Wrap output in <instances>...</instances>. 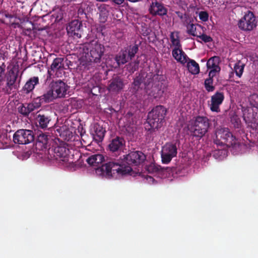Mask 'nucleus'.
<instances>
[{"mask_svg":"<svg viewBox=\"0 0 258 258\" xmlns=\"http://www.w3.org/2000/svg\"><path fill=\"white\" fill-rule=\"evenodd\" d=\"M104 51V45L97 41H92L85 44L82 46L83 57L85 60L83 66L90 69L95 63H100Z\"/></svg>","mask_w":258,"mask_h":258,"instance_id":"1","label":"nucleus"},{"mask_svg":"<svg viewBox=\"0 0 258 258\" xmlns=\"http://www.w3.org/2000/svg\"><path fill=\"white\" fill-rule=\"evenodd\" d=\"M95 172L99 176L110 179L115 174L120 176L132 175L133 169L130 166L121 164L120 161L114 160L97 167L95 168Z\"/></svg>","mask_w":258,"mask_h":258,"instance_id":"2","label":"nucleus"},{"mask_svg":"<svg viewBox=\"0 0 258 258\" xmlns=\"http://www.w3.org/2000/svg\"><path fill=\"white\" fill-rule=\"evenodd\" d=\"M166 112V108L162 105L154 107L148 114L147 122L145 124V130L152 133L162 126Z\"/></svg>","mask_w":258,"mask_h":258,"instance_id":"3","label":"nucleus"},{"mask_svg":"<svg viewBox=\"0 0 258 258\" xmlns=\"http://www.w3.org/2000/svg\"><path fill=\"white\" fill-rule=\"evenodd\" d=\"M209 126V120L207 117L198 116L191 125L189 131L191 136L200 139L205 135Z\"/></svg>","mask_w":258,"mask_h":258,"instance_id":"4","label":"nucleus"},{"mask_svg":"<svg viewBox=\"0 0 258 258\" xmlns=\"http://www.w3.org/2000/svg\"><path fill=\"white\" fill-rule=\"evenodd\" d=\"M176 37L174 36L175 32H172L170 34V38L172 45L174 47L172 50L173 57L178 62L185 64L187 61V56L182 49V45L180 43L178 36V32H176Z\"/></svg>","mask_w":258,"mask_h":258,"instance_id":"5","label":"nucleus"},{"mask_svg":"<svg viewBox=\"0 0 258 258\" xmlns=\"http://www.w3.org/2000/svg\"><path fill=\"white\" fill-rule=\"evenodd\" d=\"M34 140V135L32 131L20 129L16 131L13 136V141L16 144L26 145Z\"/></svg>","mask_w":258,"mask_h":258,"instance_id":"6","label":"nucleus"},{"mask_svg":"<svg viewBox=\"0 0 258 258\" xmlns=\"http://www.w3.org/2000/svg\"><path fill=\"white\" fill-rule=\"evenodd\" d=\"M243 119L253 131L258 133V108H248L243 111Z\"/></svg>","mask_w":258,"mask_h":258,"instance_id":"7","label":"nucleus"},{"mask_svg":"<svg viewBox=\"0 0 258 258\" xmlns=\"http://www.w3.org/2000/svg\"><path fill=\"white\" fill-rule=\"evenodd\" d=\"M216 138L221 141V144H225L227 146H234L237 143V139L229 131L228 128H221L216 133Z\"/></svg>","mask_w":258,"mask_h":258,"instance_id":"8","label":"nucleus"},{"mask_svg":"<svg viewBox=\"0 0 258 258\" xmlns=\"http://www.w3.org/2000/svg\"><path fill=\"white\" fill-rule=\"evenodd\" d=\"M18 77V72L14 69L9 70L6 75V86L3 88L5 93L10 94L12 91L17 89V80Z\"/></svg>","mask_w":258,"mask_h":258,"instance_id":"9","label":"nucleus"},{"mask_svg":"<svg viewBox=\"0 0 258 258\" xmlns=\"http://www.w3.org/2000/svg\"><path fill=\"white\" fill-rule=\"evenodd\" d=\"M177 153V148L175 144L167 143L163 147L161 150V160L164 164H168L172 159L175 157Z\"/></svg>","mask_w":258,"mask_h":258,"instance_id":"10","label":"nucleus"},{"mask_svg":"<svg viewBox=\"0 0 258 258\" xmlns=\"http://www.w3.org/2000/svg\"><path fill=\"white\" fill-rule=\"evenodd\" d=\"M146 155L141 151H134L130 152L128 154L124 157V162L128 164V166L130 165L138 166L144 162L146 160ZM123 164L122 162H120ZM126 166L124 163H123Z\"/></svg>","mask_w":258,"mask_h":258,"instance_id":"11","label":"nucleus"},{"mask_svg":"<svg viewBox=\"0 0 258 258\" xmlns=\"http://www.w3.org/2000/svg\"><path fill=\"white\" fill-rule=\"evenodd\" d=\"M256 22L255 17L253 13L248 11L239 21V28L244 31H250L256 27Z\"/></svg>","mask_w":258,"mask_h":258,"instance_id":"12","label":"nucleus"},{"mask_svg":"<svg viewBox=\"0 0 258 258\" xmlns=\"http://www.w3.org/2000/svg\"><path fill=\"white\" fill-rule=\"evenodd\" d=\"M125 84L123 79L118 76H114L108 82L107 90L112 94H118L123 89Z\"/></svg>","mask_w":258,"mask_h":258,"instance_id":"13","label":"nucleus"},{"mask_svg":"<svg viewBox=\"0 0 258 258\" xmlns=\"http://www.w3.org/2000/svg\"><path fill=\"white\" fill-rule=\"evenodd\" d=\"M51 120L49 111L39 110L36 113L35 123L39 128L44 130L48 128Z\"/></svg>","mask_w":258,"mask_h":258,"instance_id":"14","label":"nucleus"},{"mask_svg":"<svg viewBox=\"0 0 258 258\" xmlns=\"http://www.w3.org/2000/svg\"><path fill=\"white\" fill-rule=\"evenodd\" d=\"M50 87H51L57 98L64 97L69 88V86L61 80L51 82Z\"/></svg>","mask_w":258,"mask_h":258,"instance_id":"15","label":"nucleus"},{"mask_svg":"<svg viewBox=\"0 0 258 258\" xmlns=\"http://www.w3.org/2000/svg\"><path fill=\"white\" fill-rule=\"evenodd\" d=\"M223 92L217 91L211 96L210 109L213 112H220V106L222 104L224 100Z\"/></svg>","mask_w":258,"mask_h":258,"instance_id":"16","label":"nucleus"},{"mask_svg":"<svg viewBox=\"0 0 258 258\" xmlns=\"http://www.w3.org/2000/svg\"><path fill=\"white\" fill-rule=\"evenodd\" d=\"M54 157L56 160L60 159L64 163L69 162L70 150L66 146L60 145L53 149Z\"/></svg>","mask_w":258,"mask_h":258,"instance_id":"17","label":"nucleus"},{"mask_svg":"<svg viewBox=\"0 0 258 258\" xmlns=\"http://www.w3.org/2000/svg\"><path fill=\"white\" fill-rule=\"evenodd\" d=\"M82 23L78 20L72 21L67 27V30L70 35L77 38H81L82 36L81 30Z\"/></svg>","mask_w":258,"mask_h":258,"instance_id":"18","label":"nucleus"},{"mask_svg":"<svg viewBox=\"0 0 258 258\" xmlns=\"http://www.w3.org/2000/svg\"><path fill=\"white\" fill-rule=\"evenodd\" d=\"M113 59L114 61L112 64L109 63V61H111V59L108 60L107 63L114 68H117L121 65L125 64L128 60V58L127 56V50H121L115 55Z\"/></svg>","mask_w":258,"mask_h":258,"instance_id":"19","label":"nucleus"},{"mask_svg":"<svg viewBox=\"0 0 258 258\" xmlns=\"http://www.w3.org/2000/svg\"><path fill=\"white\" fill-rule=\"evenodd\" d=\"M125 142L122 137H116L112 139L109 144L108 148L112 152L121 151L125 146Z\"/></svg>","mask_w":258,"mask_h":258,"instance_id":"20","label":"nucleus"},{"mask_svg":"<svg viewBox=\"0 0 258 258\" xmlns=\"http://www.w3.org/2000/svg\"><path fill=\"white\" fill-rule=\"evenodd\" d=\"M17 17L16 15L10 14L7 11H0V22L6 24L14 26H19L18 23L16 22Z\"/></svg>","mask_w":258,"mask_h":258,"instance_id":"21","label":"nucleus"},{"mask_svg":"<svg viewBox=\"0 0 258 258\" xmlns=\"http://www.w3.org/2000/svg\"><path fill=\"white\" fill-rule=\"evenodd\" d=\"M152 15L163 16L167 14V10L164 6L158 2H152L149 9Z\"/></svg>","mask_w":258,"mask_h":258,"instance_id":"22","label":"nucleus"},{"mask_svg":"<svg viewBox=\"0 0 258 258\" xmlns=\"http://www.w3.org/2000/svg\"><path fill=\"white\" fill-rule=\"evenodd\" d=\"M64 58L62 57H57L54 59L50 68L48 70V73L51 75L53 73L56 74L59 71H61L64 68Z\"/></svg>","mask_w":258,"mask_h":258,"instance_id":"23","label":"nucleus"},{"mask_svg":"<svg viewBox=\"0 0 258 258\" xmlns=\"http://www.w3.org/2000/svg\"><path fill=\"white\" fill-rule=\"evenodd\" d=\"M148 74L146 73L141 72L139 73V75L134 79L133 85L137 88H139L142 83H144L145 85H149L152 79L150 78L146 81V78Z\"/></svg>","mask_w":258,"mask_h":258,"instance_id":"24","label":"nucleus"},{"mask_svg":"<svg viewBox=\"0 0 258 258\" xmlns=\"http://www.w3.org/2000/svg\"><path fill=\"white\" fill-rule=\"evenodd\" d=\"M93 138L97 142L102 141L106 132L105 130L98 123L94 124Z\"/></svg>","mask_w":258,"mask_h":258,"instance_id":"25","label":"nucleus"},{"mask_svg":"<svg viewBox=\"0 0 258 258\" xmlns=\"http://www.w3.org/2000/svg\"><path fill=\"white\" fill-rule=\"evenodd\" d=\"M86 161L92 166H98L104 161V157L102 154H94L89 157Z\"/></svg>","mask_w":258,"mask_h":258,"instance_id":"26","label":"nucleus"},{"mask_svg":"<svg viewBox=\"0 0 258 258\" xmlns=\"http://www.w3.org/2000/svg\"><path fill=\"white\" fill-rule=\"evenodd\" d=\"M146 169L148 172L150 173H164L165 171L169 172L170 171V169L169 167H162L160 165L155 164L151 163L148 166H147Z\"/></svg>","mask_w":258,"mask_h":258,"instance_id":"27","label":"nucleus"},{"mask_svg":"<svg viewBox=\"0 0 258 258\" xmlns=\"http://www.w3.org/2000/svg\"><path fill=\"white\" fill-rule=\"evenodd\" d=\"M39 83V78L38 77H33L31 78L25 84L23 88V90L25 93L28 94L31 92Z\"/></svg>","mask_w":258,"mask_h":258,"instance_id":"28","label":"nucleus"},{"mask_svg":"<svg viewBox=\"0 0 258 258\" xmlns=\"http://www.w3.org/2000/svg\"><path fill=\"white\" fill-rule=\"evenodd\" d=\"M187 68L188 71L192 74L197 75L200 72L199 64L194 59L187 58Z\"/></svg>","mask_w":258,"mask_h":258,"instance_id":"29","label":"nucleus"},{"mask_svg":"<svg viewBox=\"0 0 258 258\" xmlns=\"http://www.w3.org/2000/svg\"><path fill=\"white\" fill-rule=\"evenodd\" d=\"M40 97L41 99L44 102V103L50 102L57 98L51 87L50 86L48 90Z\"/></svg>","mask_w":258,"mask_h":258,"instance_id":"30","label":"nucleus"},{"mask_svg":"<svg viewBox=\"0 0 258 258\" xmlns=\"http://www.w3.org/2000/svg\"><path fill=\"white\" fill-rule=\"evenodd\" d=\"M48 143V136L44 134H40L37 137V145L40 146L41 148H46Z\"/></svg>","mask_w":258,"mask_h":258,"instance_id":"31","label":"nucleus"},{"mask_svg":"<svg viewBox=\"0 0 258 258\" xmlns=\"http://www.w3.org/2000/svg\"><path fill=\"white\" fill-rule=\"evenodd\" d=\"M125 50H127V56L128 58L131 60L133 57H134L135 54L138 52L139 50V47L137 44L130 45Z\"/></svg>","mask_w":258,"mask_h":258,"instance_id":"32","label":"nucleus"},{"mask_svg":"<svg viewBox=\"0 0 258 258\" xmlns=\"http://www.w3.org/2000/svg\"><path fill=\"white\" fill-rule=\"evenodd\" d=\"M56 131L59 134V136L63 138L64 140L69 141L71 139L70 136L72 134V132L69 130H66V127L62 126L56 130Z\"/></svg>","mask_w":258,"mask_h":258,"instance_id":"33","label":"nucleus"},{"mask_svg":"<svg viewBox=\"0 0 258 258\" xmlns=\"http://www.w3.org/2000/svg\"><path fill=\"white\" fill-rule=\"evenodd\" d=\"M204 86L208 92L214 91L215 89V87L213 85V79L210 78H207L204 82Z\"/></svg>","mask_w":258,"mask_h":258,"instance_id":"34","label":"nucleus"},{"mask_svg":"<svg viewBox=\"0 0 258 258\" xmlns=\"http://www.w3.org/2000/svg\"><path fill=\"white\" fill-rule=\"evenodd\" d=\"M244 67V65L242 64L240 61L236 63L234 67V70L235 74L236 76L239 78L241 77L243 74Z\"/></svg>","mask_w":258,"mask_h":258,"instance_id":"35","label":"nucleus"},{"mask_svg":"<svg viewBox=\"0 0 258 258\" xmlns=\"http://www.w3.org/2000/svg\"><path fill=\"white\" fill-rule=\"evenodd\" d=\"M190 21L188 24V25L186 26L187 33L188 34L191 35L193 36L197 37V36L198 35L197 34V33L196 31L197 28H196V25L192 23L190 24Z\"/></svg>","mask_w":258,"mask_h":258,"instance_id":"36","label":"nucleus"},{"mask_svg":"<svg viewBox=\"0 0 258 258\" xmlns=\"http://www.w3.org/2000/svg\"><path fill=\"white\" fill-rule=\"evenodd\" d=\"M249 101L251 108H258V95L256 94H253L250 96Z\"/></svg>","mask_w":258,"mask_h":258,"instance_id":"37","label":"nucleus"},{"mask_svg":"<svg viewBox=\"0 0 258 258\" xmlns=\"http://www.w3.org/2000/svg\"><path fill=\"white\" fill-rule=\"evenodd\" d=\"M216 57L210 58L207 62V66L208 69H216V67H219L215 62Z\"/></svg>","mask_w":258,"mask_h":258,"instance_id":"38","label":"nucleus"},{"mask_svg":"<svg viewBox=\"0 0 258 258\" xmlns=\"http://www.w3.org/2000/svg\"><path fill=\"white\" fill-rule=\"evenodd\" d=\"M18 110L19 112L24 116H28L30 113L28 108L27 107V106H25V103L22 104L20 107H19Z\"/></svg>","mask_w":258,"mask_h":258,"instance_id":"39","label":"nucleus"},{"mask_svg":"<svg viewBox=\"0 0 258 258\" xmlns=\"http://www.w3.org/2000/svg\"><path fill=\"white\" fill-rule=\"evenodd\" d=\"M6 66L4 62H0V83H1L5 76Z\"/></svg>","mask_w":258,"mask_h":258,"instance_id":"40","label":"nucleus"},{"mask_svg":"<svg viewBox=\"0 0 258 258\" xmlns=\"http://www.w3.org/2000/svg\"><path fill=\"white\" fill-rule=\"evenodd\" d=\"M31 103L34 106L35 109H37L41 106L42 103H44V102L41 99V97L39 96L35 98Z\"/></svg>","mask_w":258,"mask_h":258,"instance_id":"41","label":"nucleus"},{"mask_svg":"<svg viewBox=\"0 0 258 258\" xmlns=\"http://www.w3.org/2000/svg\"><path fill=\"white\" fill-rule=\"evenodd\" d=\"M197 37L200 38L202 40H203L204 42H210L212 41L213 39L212 37L210 36H208L205 34H202V35H198Z\"/></svg>","mask_w":258,"mask_h":258,"instance_id":"42","label":"nucleus"},{"mask_svg":"<svg viewBox=\"0 0 258 258\" xmlns=\"http://www.w3.org/2000/svg\"><path fill=\"white\" fill-rule=\"evenodd\" d=\"M199 18L203 22H206L208 20L209 14L206 11H201L199 13Z\"/></svg>","mask_w":258,"mask_h":258,"instance_id":"43","label":"nucleus"},{"mask_svg":"<svg viewBox=\"0 0 258 258\" xmlns=\"http://www.w3.org/2000/svg\"><path fill=\"white\" fill-rule=\"evenodd\" d=\"M220 67H216V69H211L209 73L208 78L213 79V77L216 76V73L220 72Z\"/></svg>","mask_w":258,"mask_h":258,"instance_id":"44","label":"nucleus"},{"mask_svg":"<svg viewBox=\"0 0 258 258\" xmlns=\"http://www.w3.org/2000/svg\"><path fill=\"white\" fill-rule=\"evenodd\" d=\"M8 141L7 134L6 133L2 134L0 136V142L2 143H5L7 144Z\"/></svg>","mask_w":258,"mask_h":258,"instance_id":"45","label":"nucleus"},{"mask_svg":"<svg viewBox=\"0 0 258 258\" xmlns=\"http://www.w3.org/2000/svg\"><path fill=\"white\" fill-rule=\"evenodd\" d=\"M30 24L31 25V27L27 28H24L23 31L26 35H27V34L29 35L30 34L32 30L33 29V25L32 23H30Z\"/></svg>","mask_w":258,"mask_h":258,"instance_id":"46","label":"nucleus"},{"mask_svg":"<svg viewBox=\"0 0 258 258\" xmlns=\"http://www.w3.org/2000/svg\"><path fill=\"white\" fill-rule=\"evenodd\" d=\"M25 106H27V107L28 108L29 112H30V113L36 109L32 103H25Z\"/></svg>","mask_w":258,"mask_h":258,"instance_id":"47","label":"nucleus"},{"mask_svg":"<svg viewBox=\"0 0 258 258\" xmlns=\"http://www.w3.org/2000/svg\"><path fill=\"white\" fill-rule=\"evenodd\" d=\"M132 64H134V66L131 69V71H132L133 73H134L138 69L139 62H134L132 63H130V65H132Z\"/></svg>","mask_w":258,"mask_h":258,"instance_id":"48","label":"nucleus"},{"mask_svg":"<svg viewBox=\"0 0 258 258\" xmlns=\"http://www.w3.org/2000/svg\"><path fill=\"white\" fill-rule=\"evenodd\" d=\"M176 14L177 15V16L181 19H183V15L182 13H181L179 11L176 12Z\"/></svg>","mask_w":258,"mask_h":258,"instance_id":"49","label":"nucleus"},{"mask_svg":"<svg viewBox=\"0 0 258 258\" xmlns=\"http://www.w3.org/2000/svg\"><path fill=\"white\" fill-rule=\"evenodd\" d=\"M128 1L131 2H133V3L137 2L139 1V0H128Z\"/></svg>","mask_w":258,"mask_h":258,"instance_id":"50","label":"nucleus"},{"mask_svg":"<svg viewBox=\"0 0 258 258\" xmlns=\"http://www.w3.org/2000/svg\"><path fill=\"white\" fill-rule=\"evenodd\" d=\"M221 152V151L220 150H218V151H215V153H217V154H220V153Z\"/></svg>","mask_w":258,"mask_h":258,"instance_id":"51","label":"nucleus"},{"mask_svg":"<svg viewBox=\"0 0 258 258\" xmlns=\"http://www.w3.org/2000/svg\"><path fill=\"white\" fill-rule=\"evenodd\" d=\"M236 125H237V127H238L239 126V122L238 121H236Z\"/></svg>","mask_w":258,"mask_h":258,"instance_id":"52","label":"nucleus"},{"mask_svg":"<svg viewBox=\"0 0 258 258\" xmlns=\"http://www.w3.org/2000/svg\"><path fill=\"white\" fill-rule=\"evenodd\" d=\"M184 17L187 18V15L186 14H184Z\"/></svg>","mask_w":258,"mask_h":258,"instance_id":"53","label":"nucleus"},{"mask_svg":"<svg viewBox=\"0 0 258 258\" xmlns=\"http://www.w3.org/2000/svg\"><path fill=\"white\" fill-rule=\"evenodd\" d=\"M70 1H76V0H70Z\"/></svg>","mask_w":258,"mask_h":258,"instance_id":"54","label":"nucleus"}]
</instances>
